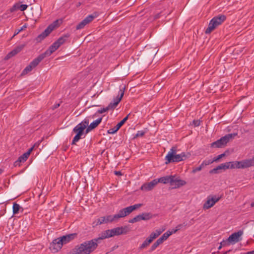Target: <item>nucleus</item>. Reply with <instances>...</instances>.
<instances>
[{"label": "nucleus", "mask_w": 254, "mask_h": 254, "mask_svg": "<svg viewBox=\"0 0 254 254\" xmlns=\"http://www.w3.org/2000/svg\"><path fill=\"white\" fill-rule=\"evenodd\" d=\"M128 231L127 227H119L113 228L112 229H109L102 232L100 235L99 237L90 240L91 243L95 245L94 248L96 250L98 247V244L100 243L102 240L109 238L115 236H119L122 234H126Z\"/></svg>", "instance_id": "obj_1"}, {"label": "nucleus", "mask_w": 254, "mask_h": 254, "mask_svg": "<svg viewBox=\"0 0 254 254\" xmlns=\"http://www.w3.org/2000/svg\"><path fill=\"white\" fill-rule=\"evenodd\" d=\"M95 245L90 241H87L77 245L67 254H90L95 250Z\"/></svg>", "instance_id": "obj_2"}, {"label": "nucleus", "mask_w": 254, "mask_h": 254, "mask_svg": "<svg viewBox=\"0 0 254 254\" xmlns=\"http://www.w3.org/2000/svg\"><path fill=\"white\" fill-rule=\"evenodd\" d=\"M70 34L66 33L63 36L60 37L52 45H51L48 49L46 50L44 54L46 56H50L53 52L56 51L61 45L65 43L68 39L70 37Z\"/></svg>", "instance_id": "obj_3"}, {"label": "nucleus", "mask_w": 254, "mask_h": 254, "mask_svg": "<svg viewBox=\"0 0 254 254\" xmlns=\"http://www.w3.org/2000/svg\"><path fill=\"white\" fill-rule=\"evenodd\" d=\"M226 16L220 15L214 17L210 21L207 28L206 29L205 34H209L214 30L218 26L221 24L226 20Z\"/></svg>", "instance_id": "obj_4"}, {"label": "nucleus", "mask_w": 254, "mask_h": 254, "mask_svg": "<svg viewBox=\"0 0 254 254\" xmlns=\"http://www.w3.org/2000/svg\"><path fill=\"white\" fill-rule=\"evenodd\" d=\"M236 134H237L236 133L228 134L222 137L217 141L212 142L211 144V147L215 148H223L226 145L230 139L235 136Z\"/></svg>", "instance_id": "obj_5"}, {"label": "nucleus", "mask_w": 254, "mask_h": 254, "mask_svg": "<svg viewBox=\"0 0 254 254\" xmlns=\"http://www.w3.org/2000/svg\"><path fill=\"white\" fill-rule=\"evenodd\" d=\"M47 57L44 53L39 55L36 59L33 60L30 64L27 65L22 71L21 75H25L29 72L31 71L33 68L35 67L38 64L46 57Z\"/></svg>", "instance_id": "obj_6"}, {"label": "nucleus", "mask_w": 254, "mask_h": 254, "mask_svg": "<svg viewBox=\"0 0 254 254\" xmlns=\"http://www.w3.org/2000/svg\"><path fill=\"white\" fill-rule=\"evenodd\" d=\"M58 20H56L53 23L50 24L47 28L36 38L37 42H41L44 38L48 36L51 32L58 26Z\"/></svg>", "instance_id": "obj_7"}, {"label": "nucleus", "mask_w": 254, "mask_h": 254, "mask_svg": "<svg viewBox=\"0 0 254 254\" xmlns=\"http://www.w3.org/2000/svg\"><path fill=\"white\" fill-rule=\"evenodd\" d=\"M125 89V86L120 88L119 95L114 99L113 102H111L107 107L108 110L114 109L117 106L124 96Z\"/></svg>", "instance_id": "obj_8"}, {"label": "nucleus", "mask_w": 254, "mask_h": 254, "mask_svg": "<svg viewBox=\"0 0 254 254\" xmlns=\"http://www.w3.org/2000/svg\"><path fill=\"white\" fill-rule=\"evenodd\" d=\"M41 12L42 8L39 5H35L28 9V15L33 18H39Z\"/></svg>", "instance_id": "obj_9"}, {"label": "nucleus", "mask_w": 254, "mask_h": 254, "mask_svg": "<svg viewBox=\"0 0 254 254\" xmlns=\"http://www.w3.org/2000/svg\"><path fill=\"white\" fill-rule=\"evenodd\" d=\"M89 124V120L85 119L82 122L78 124L73 129L74 132L83 133L85 129H86L87 127Z\"/></svg>", "instance_id": "obj_10"}, {"label": "nucleus", "mask_w": 254, "mask_h": 254, "mask_svg": "<svg viewBox=\"0 0 254 254\" xmlns=\"http://www.w3.org/2000/svg\"><path fill=\"white\" fill-rule=\"evenodd\" d=\"M26 45V44H23L16 46L13 50L8 53L4 57V60H8L11 58L19 53Z\"/></svg>", "instance_id": "obj_11"}, {"label": "nucleus", "mask_w": 254, "mask_h": 254, "mask_svg": "<svg viewBox=\"0 0 254 254\" xmlns=\"http://www.w3.org/2000/svg\"><path fill=\"white\" fill-rule=\"evenodd\" d=\"M77 236V234L75 233L64 235L59 238L60 239L59 242H61V244L64 245L75 239Z\"/></svg>", "instance_id": "obj_12"}, {"label": "nucleus", "mask_w": 254, "mask_h": 254, "mask_svg": "<svg viewBox=\"0 0 254 254\" xmlns=\"http://www.w3.org/2000/svg\"><path fill=\"white\" fill-rule=\"evenodd\" d=\"M59 238L54 239L50 244V249L53 252L56 253L60 250L63 246L61 242H59Z\"/></svg>", "instance_id": "obj_13"}, {"label": "nucleus", "mask_w": 254, "mask_h": 254, "mask_svg": "<svg viewBox=\"0 0 254 254\" xmlns=\"http://www.w3.org/2000/svg\"><path fill=\"white\" fill-rule=\"evenodd\" d=\"M129 115L130 114H128L121 121H120L114 128L109 129L108 130V133L109 134H114L116 133L128 120Z\"/></svg>", "instance_id": "obj_14"}, {"label": "nucleus", "mask_w": 254, "mask_h": 254, "mask_svg": "<svg viewBox=\"0 0 254 254\" xmlns=\"http://www.w3.org/2000/svg\"><path fill=\"white\" fill-rule=\"evenodd\" d=\"M243 232L241 230L233 233L228 237V241L231 243H235L240 241V237L243 235Z\"/></svg>", "instance_id": "obj_15"}, {"label": "nucleus", "mask_w": 254, "mask_h": 254, "mask_svg": "<svg viewBox=\"0 0 254 254\" xmlns=\"http://www.w3.org/2000/svg\"><path fill=\"white\" fill-rule=\"evenodd\" d=\"M94 18V16L92 15H89L87 16L85 18H84L82 21H81L79 24L76 25V29L77 30L82 29L84 28V27L90 22H91L93 19Z\"/></svg>", "instance_id": "obj_16"}, {"label": "nucleus", "mask_w": 254, "mask_h": 254, "mask_svg": "<svg viewBox=\"0 0 254 254\" xmlns=\"http://www.w3.org/2000/svg\"><path fill=\"white\" fill-rule=\"evenodd\" d=\"M158 184L157 179H154L153 181L144 184L140 188L142 190L149 191L152 190L154 187Z\"/></svg>", "instance_id": "obj_17"}, {"label": "nucleus", "mask_w": 254, "mask_h": 254, "mask_svg": "<svg viewBox=\"0 0 254 254\" xmlns=\"http://www.w3.org/2000/svg\"><path fill=\"white\" fill-rule=\"evenodd\" d=\"M172 180L173 182L171 183V186H174L173 188H178L186 184L185 181L179 179L178 178H176L175 176H172Z\"/></svg>", "instance_id": "obj_18"}, {"label": "nucleus", "mask_w": 254, "mask_h": 254, "mask_svg": "<svg viewBox=\"0 0 254 254\" xmlns=\"http://www.w3.org/2000/svg\"><path fill=\"white\" fill-rule=\"evenodd\" d=\"M102 120V118H100L91 123L89 126L88 125L85 130V133L87 134L92 129L95 128L100 124Z\"/></svg>", "instance_id": "obj_19"}, {"label": "nucleus", "mask_w": 254, "mask_h": 254, "mask_svg": "<svg viewBox=\"0 0 254 254\" xmlns=\"http://www.w3.org/2000/svg\"><path fill=\"white\" fill-rule=\"evenodd\" d=\"M241 169H245L252 166H254V164L253 160L251 159H244L241 161Z\"/></svg>", "instance_id": "obj_20"}, {"label": "nucleus", "mask_w": 254, "mask_h": 254, "mask_svg": "<svg viewBox=\"0 0 254 254\" xmlns=\"http://www.w3.org/2000/svg\"><path fill=\"white\" fill-rule=\"evenodd\" d=\"M128 214H129V213L127 208L126 207L121 209L118 214L114 215V218H116L117 220H118L119 219L124 217Z\"/></svg>", "instance_id": "obj_21"}, {"label": "nucleus", "mask_w": 254, "mask_h": 254, "mask_svg": "<svg viewBox=\"0 0 254 254\" xmlns=\"http://www.w3.org/2000/svg\"><path fill=\"white\" fill-rule=\"evenodd\" d=\"M28 7V5L26 4H21L19 5L18 3H15L11 7L9 11L10 12H13L17 9H19L21 11H23L25 10Z\"/></svg>", "instance_id": "obj_22"}, {"label": "nucleus", "mask_w": 254, "mask_h": 254, "mask_svg": "<svg viewBox=\"0 0 254 254\" xmlns=\"http://www.w3.org/2000/svg\"><path fill=\"white\" fill-rule=\"evenodd\" d=\"M157 183H161L163 184H167L169 183L170 184L173 181L172 180V175L166 176L162 177L157 180Z\"/></svg>", "instance_id": "obj_23"}, {"label": "nucleus", "mask_w": 254, "mask_h": 254, "mask_svg": "<svg viewBox=\"0 0 254 254\" xmlns=\"http://www.w3.org/2000/svg\"><path fill=\"white\" fill-rule=\"evenodd\" d=\"M177 146L172 147L168 153L167 155L165 157V160H168L170 161L171 159H172L173 155L177 154Z\"/></svg>", "instance_id": "obj_24"}, {"label": "nucleus", "mask_w": 254, "mask_h": 254, "mask_svg": "<svg viewBox=\"0 0 254 254\" xmlns=\"http://www.w3.org/2000/svg\"><path fill=\"white\" fill-rule=\"evenodd\" d=\"M229 166V169H241V161H231L227 162Z\"/></svg>", "instance_id": "obj_25"}, {"label": "nucleus", "mask_w": 254, "mask_h": 254, "mask_svg": "<svg viewBox=\"0 0 254 254\" xmlns=\"http://www.w3.org/2000/svg\"><path fill=\"white\" fill-rule=\"evenodd\" d=\"M162 232L160 230H156L155 232H152L149 236V238L152 242L156 239Z\"/></svg>", "instance_id": "obj_26"}, {"label": "nucleus", "mask_w": 254, "mask_h": 254, "mask_svg": "<svg viewBox=\"0 0 254 254\" xmlns=\"http://www.w3.org/2000/svg\"><path fill=\"white\" fill-rule=\"evenodd\" d=\"M181 159H182V158L179 154H176L173 155L172 159H171L170 161L168 160H166L165 164H168L172 162H179L181 161Z\"/></svg>", "instance_id": "obj_27"}, {"label": "nucleus", "mask_w": 254, "mask_h": 254, "mask_svg": "<svg viewBox=\"0 0 254 254\" xmlns=\"http://www.w3.org/2000/svg\"><path fill=\"white\" fill-rule=\"evenodd\" d=\"M152 242L149 237L147 238L143 242V243L138 248V250L141 251L148 247Z\"/></svg>", "instance_id": "obj_28"}, {"label": "nucleus", "mask_w": 254, "mask_h": 254, "mask_svg": "<svg viewBox=\"0 0 254 254\" xmlns=\"http://www.w3.org/2000/svg\"><path fill=\"white\" fill-rule=\"evenodd\" d=\"M141 214L142 220L147 221L153 218V214L150 212L142 213Z\"/></svg>", "instance_id": "obj_29"}, {"label": "nucleus", "mask_w": 254, "mask_h": 254, "mask_svg": "<svg viewBox=\"0 0 254 254\" xmlns=\"http://www.w3.org/2000/svg\"><path fill=\"white\" fill-rule=\"evenodd\" d=\"M21 209V211H23V209L16 202H14L13 204V214H16Z\"/></svg>", "instance_id": "obj_30"}, {"label": "nucleus", "mask_w": 254, "mask_h": 254, "mask_svg": "<svg viewBox=\"0 0 254 254\" xmlns=\"http://www.w3.org/2000/svg\"><path fill=\"white\" fill-rule=\"evenodd\" d=\"M76 133V135L73 137V139L72 141L71 144L74 145L76 144V143L79 140L80 138H81L82 135H83V133H80V132H75Z\"/></svg>", "instance_id": "obj_31"}, {"label": "nucleus", "mask_w": 254, "mask_h": 254, "mask_svg": "<svg viewBox=\"0 0 254 254\" xmlns=\"http://www.w3.org/2000/svg\"><path fill=\"white\" fill-rule=\"evenodd\" d=\"M142 205V204L141 203H138V204H135L133 205H131L128 207H127V209L129 213L130 214L131 213L133 210L139 208Z\"/></svg>", "instance_id": "obj_32"}, {"label": "nucleus", "mask_w": 254, "mask_h": 254, "mask_svg": "<svg viewBox=\"0 0 254 254\" xmlns=\"http://www.w3.org/2000/svg\"><path fill=\"white\" fill-rule=\"evenodd\" d=\"M172 234L173 232H170L168 231L166 233H164L163 235L159 238V239L163 243L164 241L166 240L168 237Z\"/></svg>", "instance_id": "obj_33"}, {"label": "nucleus", "mask_w": 254, "mask_h": 254, "mask_svg": "<svg viewBox=\"0 0 254 254\" xmlns=\"http://www.w3.org/2000/svg\"><path fill=\"white\" fill-rule=\"evenodd\" d=\"M163 243L160 240L158 239L151 247L150 249L149 252L154 251L159 245Z\"/></svg>", "instance_id": "obj_34"}, {"label": "nucleus", "mask_w": 254, "mask_h": 254, "mask_svg": "<svg viewBox=\"0 0 254 254\" xmlns=\"http://www.w3.org/2000/svg\"><path fill=\"white\" fill-rule=\"evenodd\" d=\"M141 218V214H140L139 215H137V216H136L132 219H129L128 220V223H134L140 221L142 220V218Z\"/></svg>", "instance_id": "obj_35"}, {"label": "nucleus", "mask_w": 254, "mask_h": 254, "mask_svg": "<svg viewBox=\"0 0 254 254\" xmlns=\"http://www.w3.org/2000/svg\"><path fill=\"white\" fill-rule=\"evenodd\" d=\"M213 205H212L211 199H209L204 203L203 208L204 209H209Z\"/></svg>", "instance_id": "obj_36"}, {"label": "nucleus", "mask_w": 254, "mask_h": 254, "mask_svg": "<svg viewBox=\"0 0 254 254\" xmlns=\"http://www.w3.org/2000/svg\"><path fill=\"white\" fill-rule=\"evenodd\" d=\"M29 156L28 155V153L25 152L18 157L19 161L22 162H24L26 161Z\"/></svg>", "instance_id": "obj_37"}, {"label": "nucleus", "mask_w": 254, "mask_h": 254, "mask_svg": "<svg viewBox=\"0 0 254 254\" xmlns=\"http://www.w3.org/2000/svg\"><path fill=\"white\" fill-rule=\"evenodd\" d=\"M105 217L106 223H108L109 222H112L115 220H117L116 218H114V215H107Z\"/></svg>", "instance_id": "obj_38"}, {"label": "nucleus", "mask_w": 254, "mask_h": 254, "mask_svg": "<svg viewBox=\"0 0 254 254\" xmlns=\"http://www.w3.org/2000/svg\"><path fill=\"white\" fill-rule=\"evenodd\" d=\"M219 170H226L229 169V166L228 165V163L227 162L225 163L221 164L220 165L217 166Z\"/></svg>", "instance_id": "obj_39"}, {"label": "nucleus", "mask_w": 254, "mask_h": 254, "mask_svg": "<svg viewBox=\"0 0 254 254\" xmlns=\"http://www.w3.org/2000/svg\"><path fill=\"white\" fill-rule=\"evenodd\" d=\"M179 155H180L181 157L182 158V159H181L182 161L185 160L187 158H189L190 156V153L182 152L181 154H179Z\"/></svg>", "instance_id": "obj_40"}, {"label": "nucleus", "mask_w": 254, "mask_h": 254, "mask_svg": "<svg viewBox=\"0 0 254 254\" xmlns=\"http://www.w3.org/2000/svg\"><path fill=\"white\" fill-rule=\"evenodd\" d=\"M27 26V24H25L20 29L15 30L14 32V35H13V36L11 38H13L15 36L17 35L20 32H21V31H22V30H24L25 28H26Z\"/></svg>", "instance_id": "obj_41"}, {"label": "nucleus", "mask_w": 254, "mask_h": 254, "mask_svg": "<svg viewBox=\"0 0 254 254\" xmlns=\"http://www.w3.org/2000/svg\"><path fill=\"white\" fill-rule=\"evenodd\" d=\"M225 155H226L225 153L221 154L218 155L217 157H214L213 158V160L214 162H218L221 158H223Z\"/></svg>", "instance_id": "obj_42"}, {"label": "nucleus", "mask_w": 254, "mask_h": 254, "mask_svg": "<svg viewBox=\"0 0 254 254\" xmlns=\"http://www.w3.org/2000/svg\"><path fill=\"white\" fill-rule=\"evenodd\" d=\"M103 223H106L105 217H101L99 218L97 220V224H102Z\"/></svg>", "instance_id": "obj_43"}, {"label": "nucleus", "mask_w": 254, "mask_h": 254, "mask_svg": "<svg viewBox=\"0 0 254 254\" xmlns=\"http://www.w3.org/2000/svg\"><path fill=\"white\" fill-rule=\"evenodd\" d=\"M39 142H37V143H35L34 145L31 147L30 148H29L28 151L26 152V153H28V155L29 156L31 153V152L33 151V150L34 149V148L35 147V146H38V145H39Z\"/></svg>", "instance_id": "obj_44"}, {"label": "nucleus", "mask_w": 254, "mask_h": 254, "mask_svg": "<svg viewBox=\"0 0 254 254\" xmlns=\"http://www.w3.org/2000/svg\"><path fill=\"white\" fill-rule=\"evenodd\" d=\"M221 198V196L217 197L216 196L212 197L211 199L212 200V205H214L216 202L218 201Z\"/></svg>", "instance_id": "obj_45"}, {"label": "nucleus", "mask_w": 254, "mask_h": 254, "mask_svg": "<svg viewBox=\"0 0 254 254\" xmlns=\"http://www.w3.org/2000/svg\"><path fill=\"white\" fill-rule=\"evenodd\" d=\"M144 133L145 132L142 130L138 131L137 133L135 134V135L134 136V138H135L138 137L143 136L144 135Z\"/></svg>", "instance_id": "obj_46"}, {"label": "nucleus", "mask_w": 254, "mask_h": 254, "mask_svg": "<svg viewBox=\"0 0 254 254\" xmlns=\"http://www.w3.org/2000/svg\"><path fill=\"white\" fill-rule=\"evenodd\" d=\"M219 169L217 167V166L214 168H213V169L209 171V173L211 174H218L219 173Z\"/></svg>", "instance_id": "obj_47"}, {"label": "nucleus", "mask_w": 254, "mask_h": 254, "mask_svg": "<svg viewBox=\"0 0 254 254\" xmlns=\"http://www.w3.org/2000/svg\"><path fill=\"white\" fill-rule=\"evenodd\" d=\"M230 243H231L228 241V238L226 240H223L222 242H221L220 243V244L223 247H224V246L229 245Z\"/></svg>", "instance_id": "obj_48"}, {"label": "nucleus", "mask_w": 254, "mask_h": 254, "mask_svg": "<svg viewBox=\"0 0 254 254\" xmlns=\"http://www.w3.org/2000/svg\"><path fill=\"white\" fill-rule=\"evenodd\" d=\"M187 225V223L186 222H184L183 224H179L176 227V229L178 230H180L183 226L186 227Z\"/></svg>", "instance_id": "obj_49"}, {"label": "nucleus", "mask_w": 254, "mask_h": 254, "mask_svg": "<svg viewBox=\"0 0 254 254\" xmlns=\"http://www.w3.org/2000/svg\"><path fill=\"white\" fill-rule=\"evenodd\" d=\"M214 162L213 160H205L202 163L205 165V166L208 165L209 164H211Z\"/></svg>", "instance_id": "obj_50"}, {"label": "nucleus", "mask_w": 254, "mask_h": 254, "mask_svg": "<svg viewBox=\"0 0 254 254\" xmlns=\"http://www.w3.org/2000/svg\"><path fill=\"white\" fill-rule=\"evenodd\" d=\"M193 125L194 127H198L200 125V121L199 120H193L192 122Z\"/></svg>", "instance_id": "obj_51"}, {"label": "nucleus", "mask_w": 254, "mask_h": 254, "mask_svg": "<svg viewBox=\"0 0 254 254\" xmlns=\"http://www.w3.org/2000/svg\"><path fill=\"white\" fill-rule=\"evenodd\" d=\"M201 171V167H196V168H193L191 172L192 173H195L197 171Z\"/></svg>", "instance_id": "obj_52"}, {"label": "nucleus", "mask_w": 254, "mask_h": 254, "mask_svg": "<svg viewBox=\"0 0 254 254\" xmlns=\"http://www.w3.org/2000/svg\"><path fill=\"white\" fill-rule=\"evenodd\" d=\"M108 111L107 107L99 110L97 112L100 114H102L106 111Z\"/></svg>", "instance_id": "obj_53"}, {"label": "nucleus", "mask_w": 254, "mask_h": 254, "mask_svg": "<svg viewBox=\"0 0 254 254\" xmlns=\"http://www.w3.org/2000/svg\"><path fill=\"white\" fill-rule=\"evenodd\" d=\"M21 162L19 161V158H18V159L14 162V166L15 167H16L17 166H20V163H21Z\"/></svg>", "instance_id": "obj_54"}, {"label": "nucleus", "mask_w": 254, "mask_h": 254, "mask_svg": "<svg viewBox=\"0 0 254 254\" xmlns=\"http://www.w3.org/2000/svg\"><path fill=\"white\" fill-rule=\"evenodd\" d=\"M161 13V12L155 14L154 15V19H157L159 18L160 17Z\"/></svg>", "instance_id": "obj_55"}, {"label": "nucleus", "mask_w": 254, "mask_h": 254, "mask_svg": "<svg viewBox=\"0 0 254 254\" xmlns=\"http://www.w3.org/2000/svg\"><path fill=\"white\" fill-rule=\"evenodd\" d=\"M114 173H115V175H120V176L122 175V174L121 172H120V171H115L114 172Z\"/></svg>", "instance_id": "obj_56"}, {"label": "nucleus", "mask_w": 254, "mask_h": 254, "mask_svg": "<svg viewBox=\"0 0 254 254\" xmlns=\"http://www.w3.org/2000/svg\"><path fill=\"white\" fill-rule=\"evenodd\" d=\"M247 254H254V250L252 251L248 252Z\"/></svg>", "instance_id": "obj_57"}, {"label": "nucleus", "mask_w": 254, "mask_h": 254, "mask_svg": "<svg viewBox=\"0 0 254 254\" xmlns=\"http://www.w3.org/2000/svg\"><path fill=\"white\" fill-rule=\"evenodd\" d=\"M60 106V104H57L54 105V109L57 108Z\"/></svg>", "instance_id": "obj_58"}, {"label": "nucleus", "mask_w": 254, "mask_h": 254, "mask_svg": "<svg viewBox=\"0 0 254 254\" xmlns=\"http://www.w3.org/2000/svg\"><path fill=\"white\" fill-rule=\"evenodd\" d=\"M204 166H205V165L203 164V163H202L201 164L199 167H201V170L202 168Z\"/></svg>", "instance_id": "obj_59"}, {"label": "nucleus", "mask_w": 254, "mask_h": 254, "mask_svg": "<svg viewBox=\"0 0 254 254\" xmlns=\"http://www.w3.org/2000/svg\"><path fill=\"white\" fill-rule=\"evenodd\" d=\"M231 251V250H229V251H226V252H223V253L222 254H228L229 252H230Z\"/></svg>", "instance_id": "obj_60"}, {"label": "nucleus", "mask_w": 254, "mask_h": 254, "mask_svg": "<svg viewBox=\"0 0 254 254\" xmlns=\"http://www.w3.org/2000/svg\"><path fill=\"white\" fill-rule=\"evenodd\" d=\"M251 160H253V163L254 164V155L253 156V157H252V158H251Z\"/></svg>", "instance_id": "obj_61"}, {"label": "nucleus", "mask_w": 254, "mask_h": 254, "mask_svg": "<svg viewBox=\"0 0 254 254\" xmlns=\"http://www.w3.org/2000/svg\"><path fill=\"white\" fill-rule=\"evenodd\" d=\"M177 231H178L177 229H175V230H174L173 231H172V232H173V233H176Z\"/></svg>", "instance_id": "obj_62"}, {"label": "nucleus", "mask_w": 254, "mask_h": 254, "mask_svg": "<svg viewBox=\"0 0 254 254\" xmlns=\"http://www.w3.org/2000/svg\"><path fill=\"white\" fill-rule=\"evenodd\" d=\"M251 205L252 207H254V201L251 204Z\"/></svg>", "instance_id": "obj_63"}, {"label": "nucleus", "mask_w": 254, "mask_h": 254, "mask_svg": "<svg viewBox=\"0 0 254 254\" xmlns=\"http://www.w3.org/2000/svg\"><path fill=\"white\" fill-rule=\"evenodd\" d=\"M222 247H223V246H222V245H220V246H219V247H218V250H220V249L222 248Z\"/></svg>", "instance_id": "obj_64"}]
</instances>
